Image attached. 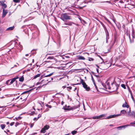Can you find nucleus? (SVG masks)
<instances>
[{"label":"nucleus","mask_w":135,"mask_h":135,"mask_svg":"<svg viewBox=\"0 0 135 135\" xmlns=\"http://www.w3.org/2000/svg\"><path fill=\"white\" fill-rule=\"evenodd\" d=\"M89 58V60L90 61H93L94 60V59L92 58H90L89 57H88Z\"/></svg>","instance_id":"obj_33"},{"label":"nucleus","mask_w":135,"mask_h":135,"mask_svg":"<svg viewBox=\"0 0 135 135\" xmlns=\"http://www.w3.org/2000/svg\"><path fill=\"white\" fill-rule=\"evenodd\" d=\"M77 132V131H74L71 132V133L73 135H74Z\"/></svg>","instance_id":"obj_23"},{"label":"nucleus","mask_w":135,"mask_h":135,"mask_svg":"<svg viewBox=\"0 0 135 135\" xmlns=\"http://www.w3.org/2000/svg\"><path fill=\"white\" fill-rule=\"evenodd\" d=\"M77 89V88H75V89H74V91H75V90H76V89Z\"/></svg>","instance_id":"obj_63"},{"label":"nucleus","mask_w":135,"mask_h":135,"mask_svg":"<svg viewBox=\"0 0 135 135\" xmlns=\"http://www.w3.org/2000/svg\"><path fill=\"white\" fill-rule=\"evenodd\" d=\"M129 126V125H125V126H122L119 127H118L117 128H121L122 127H124V128H125V127H127L128 126Z\"/></svg>","instance_id":"obj_25"},{"label":"nucleus","mask_w":135,"mask_h":135,"mask_svg":"<svg viewBox=\"0 0 135 135\" xmlns=\"http://www.w3.org/2000/svg\"><path fill=\"white\" fill-rule=\"evenodd\" d=\"M45 81H44V80H42L40 82H38L36 84V85H38L41 84L43 83H44V84H45V83H46L47 82H45Z\"/></svg>","instance_id":"obj_9"},{"label":"nucleus","mask_w":135,"mask_h":135,"mask_svg":"<svg viewBox=\"0 0 135 135\" xmlns=\"http://www.w3.org/2000/svg\"><path fill=\"white\" fill-rule=\"evenodd\" d=\"M84 54H87L88 55H89V54L88 53V52H85L84 53Z\"/></svg>","instance_id":"obj_46"},{"label":"nucleus","mask_w":135,"mask_h":135,"mask_svg":"<svg viewBox=\"0 0 135 135\" xmlns=\"http://www.w3.org/2000/svg\"><path fill=\"white\" fill-rule=\"evenodd\" d=\"M28 56V54H26V56Z\"/></svg>","instance_id":"obj_62"},{"label":"nucleus","mask_w":135,"mask_h":135,"mask_svg":"<svg viewBox=\"0 0 135 135\" xmlns=\"http://www.w3.org/2000/svg\"><path fill=\"white\" fill-rule=\"evenodd\" d=\"M67 88L69 90H71V89L72 87H67Z\"/></svg>","instance_id":"obj_44"},{"label":"nucleus","mask_w":135,"mask_h":135,"mask_svg":"<svg viewBox=\"0 0 135 135\" xmlns=\"http://www.w3.org/2000/svg\"><path fill=\"white\" fill-rule=\"evenodd\" d=\"M3 12L2 17L3 18L7 14L8 12L7 10L4 9V8L3 9Z\"/></svg>","instance_id":"obj_7"},{"label":"nucleus","mask_w":135,"mask_h":135,"mask_svg":"<svg viewBox=\"0 0 135 135\" xmlns=\"http://www.w3.org/2000/svg\"><path fill=\"white\" fill-rule=\"evenodd\" d=\"M108 63H107V62H104L103 63V65L105 66H107V65L108 64Z\"/></svg>","instance_id":"obj_32"},{"label":"nucleus","mask_w":135,"mask_h":135,"mask_svg":"<svg viewBox=\"0 0 135 135\" xmlns=\"http://www.w3.org/2000/svg\"><path fill=\"white\" fill-rule=\"evenodd\" d=\"M24 80V78L23 77H21L19 79V81H20L22 82Z\"/></svg>","instance_id":"obj_24"},{"label":"nucleus","mask_w":135,"mask_h":135,"mask_svg":"<svg viewBox=\"0 0 135 135\" xmlns=\"http://www.w3.org/2000/svg\"><path fill=\"white\" fill-rule=\"evenodd\" d=\"M55 59L53 56H50L48 57L47 58V59Z\"/></svg>","instance_id":"obj_27"},{"label":"nucleus","mask_w":135,"mask_h":135,"mask_svg":"<svg viewBox=\"0 0 135 135\" xmlns=\"http://www.w3.org/2000/svg\"><path fill=\"white\" fill-rule=\"evenodd\" d=\"M119 86V85L117 84L114 81L111 84L110 86H109V83H107L106 85V89H111L113 91H117L118 90Z\"/></svg>","instance_id":"obj_1"},{"label":"nucleus","mask_w":135,"mask_h":135,"mask_svg":"<svg viewBox=\"0 0 135 135\" xmlns=\"http://www.w3.org/2000/svg\"><path fill=\"white\" fill-rule=\"evenodd\" d=\"M127 112L124 110H122L121 111L120 113L121 114H125L126 113L127 114Z\"/></svg>","instance_id":"obj_14"},{"label":"nucleus","mask_w":135,"mask_h":135,"mask_svg":"<svg viewBox=\"0 0 135 135\" xmlns=\"http://www.w3.org/2000/svg\"><path fill=\"white\" fill-rule=\"evenodd\" d=\"M47 84V83H46V84H43L42 86H38V88H41L43 86H44V85H46Z\"/></svg>","instance_id":"obj_37"},{"label":"nucleus","mask_w":135,"mask_h":135,"mask_svg":"<svg viewBox=\"0 0 135 135\" xmlns=\"http://www.w3.org/2000/svg\"><path fill=\"white\" fill-rule=\"evenodd\" d=\"M4 2L3 1H0V5H2L4 3Z\"/></svg>","instance_id":"obj_34"},{"label":"nucleus","mask_w":135,"mask_h":135,"mask_svg":"<svg viewBox=\"0 0 135 135\" xmlns=\"http://www.w3.org/2000/svg\"><path fill=\"white\" fill-rule=\"evenodd\" d=\"M19 97H17L16 99H15V98H14L13 99V100H16V99H18V98H19Z\"/></svg>","instance_id":"obj_47"},{"label":"nucleus","mask_w":135,"mask_h":135,"mask_svg":"<svg viewBox=\"0 0 135 135\" xmlns=\"http://www.w3.org/2000/svg\"><path fill=\"white\" fill-rule=\"evenodd\" d=\"M107 21H108V22H109V23H110V21H109V20Z\"/></svg>","instance_id":"obj_60"},{"label":"nucleus","mask_w":135,"mask_h":135,"mask_svg":"<svg viewBox=\"0 0 135 135\" xmlns=\"http://www.w3.org/2000/svg\"><path fill=\"white\" fill-rule=\"evenodd\" d=\"M41 115L40 114H39L38 115V118H37V119H38V118H40V117H41Z\"/></svg>","instance_id":"obj_42"},{"label":"nucleus","mask_w":135,"mask_h":135,"mask_svg":"<svg viewBox=\"0 0 135 135\" xmlns=\"http://www.w3.org/2000/svg\"><path fill=\"white\" fill-rule=\"evenodd\" d=\"M122 107L124 108L126 107L127 108H129V106L127 104V103L125 102V103L123 104Z\"/></svg>","instance_id":"obj_12"},{"label":"nucleus","mask_w":135,"mask_h":135,"mask_svg":"<svg viewBox=\"0 0 135 135\" xmlns=\"http://www.w3.org/2000/svg\"><path fill=\"white\" fill-rule=\"evenodd\" d=\"M37 133H32V134H31V135H35V134H37Z\"/></svg>","instance_id":"obj_48"},{"label":"nucleus","mask_w":135,"mask_h":135,"mask_svg":"<svg viewBox=\"0 0 135 135\" xmlns=\"http://www.w3.org/2000/svg\"><path fill=\"white\" fill-rule=\"evenodd\" d=\"M129 40H130V42L131 43L132 42L131 40V37H130V35H129Z\"/></svg>","instance_id":"obj_43"},{"label":"nucleus","mask_w":135,"mask_h":135,"mask_svg":"<svg viewBox=\"0 0 135 135\" xmlns=\"http://www.w3.org/2000/svg\"><path fill=\"white\" fill-rule=\"evenodd\" d=\"M38 119L37 118H34L33 120H37Z\"/></svg>","instance_id":"obj_45"},{"label":"nucleus","mask_w":135,"mask_h":135,"mask_svg":"<svg viewBox=\"0 0 135 135\" xmlns=\"http://www.w3.org/2000/svg\"><path fill=\"white\" fill-rule=\"evenodd\" d=\"M0 126L2 129H3L5 128L6 125L4 124H2L0 125Z\"/></svg>","instance_id":"obj_18"},{"label":"nucleus","mask_w":135,"mask_h":135,"mask_svg":"<svg viewBox=\"0 0 135 135\" xmlns=\"http://www.w3.org/2000/svg\"><path fill=\"white\" fill-rule=\"evenodd\" d=\"M73 23L72 22H69L67 23H65V24L66 25H69L70 26H71L72 25V24Z\"/></svg>","instance_id":"obj_22"},{"label":"nucleus","mask_w":135,"mask_h":135,"mask_svg":"<svg viewBox=\"0 0 135 135\" xmlns=\"http://www.w3.org/2000/svg\"><path fill=\"white\" fill-rule=\"evenodd\" d=\"M80 83L82 85L83 87L86 89L87 91H89L90 90V88L89 86H88V85L86 84L85 82L83 81V79H81L80 80Z\"/></svg>","instance_id":"obj_3"},{"label":"nucleus","mask_w":135,"mask_h":135,"mask_svg":"<svg viewBox=\"0 0 135 135\" xmlns=\"http://www.w3.org/2000/svg\"><path fill=\"white\" fill-rule=\"evenodd\" d=\"M129 89V92H130V94H131V95H132V91H131V90L130 89Z\"/></svg>","instance_id":"obj_38"},{"label":"nucleus","mask_w":135,"mask_h":135,"mask_svg":"<svg viewBox=\"0 0 135 135\" xmlns=\"http://www.w3.org/2000/svg\"><path fill=\"white\" fill-rule=\"evenodd\" d=\"M83 69H77L76 70H83Z\"/></svg>","instance_id":"obj_51"},{"label":"nucleus","mask_w":135,"mask_h":135,"mask_svg":"<svg viewBox=\"0 0 135 135\" xmlns=\"http://www.w3.org/2000/svg\"><path fill=\"white\" fill-rule=\"evenodd\" d=\"M100 24L102 25V26L103 27H104V29L105 30V31L107 32V34L108 35L109 33L108 32L105 26V25L102 22H100Z\"/></svg>","instance_id":"obj_11"},{"label":"nucleus","mask_w":135,"mask_h":135,"mask_svg":"<svg viewBox=\"0 0 135 135\" xmlns=\"http://www.w3.org/2000/svg\"><path fill=\"white\" fill-rule=\"evenodd\" d=\"M13 2L15 3H18L20 1L19 0H13Z\"/></svg>","instance_id":"obj_35"},{"label":"nucleus","mask_w":135,"mask_h":135,"mask_svg":"<svg viewBox=\"0 0 135 135\" xmlns=\"http://www.w3.org/2000/svg\"><path fill=\"white\" fill-rule=\"evenodd\" d=\"M78 60H84L85 59L84 57L82 56H79L78 57Z\"/></svg>","instance_id":"obj_17"},{"label":"nucleus","mask_w":135,"mask_h":135,"mask_svg":"<svg viewBox=\"0 0 135 135\" xmlns=\"http://www.w3.org/2000/svg\"><path fill=\"white\" fill-rule=\"evenodd\" d=\"M18 118H19V119H21V117H19Z\"/></svg>","instance_id":"obj_64"},{"label":"nucleus","mask_w":135,"mask_h":135,"mask_svg":"<svg viewBox=\"0 0 135 135\" xmlns=\"http://www.w3.org/2000/svg\"><path fill=\"white\" fill-rule=\"evenodd\" d=\"M66 87L65 86H63L62 87V88L64 89Z\"/></svg>","instance_id":"obj_55"},{"label":"nucleus","mask_w":135,"mask_h":135,"mask_svg":"<svg viewBox=\"0 0 135 135\" xmlns=\"http://www.w3.org/2000/svg\"><path fill=\"white\" fill-rule=\"evenodd\" d=\"M2 6V7H4V8H6L7 7V5L4 3L3 4Z\"/></svg>","instance_id":"obj_30"},{"label":"nucleus","mask_w":135,"mask_h":135,"mask_svg":"<svg viewBox=\"0 0 135 135\" xmlns=\"http://www.w3.org/2000/svg\"><path fill=\"white\" fill-rule=\"evenodd\" d=\"M14 122H11L10 124V125L11 126H12L13 125H14Z\"/></svg>","instance_id":"obj_40"},{"label":"nucleus","mask_w":135,"mask_h":135,"mask_svg":"<svg viewBox=\"0 0 135 135\" xmlns=\"http://www.w3.org/2000/svg\"><path fill=\"white\" fill-rule=\"evenodd\" d=\"M131 97L132 99H133V97L132 95H132H131Z\"/></svg>","instance_id":"obj_61"},{"label":"nucleus","mask_w":135,"mask_h":135,"mask_svg":"<svg viewBox=\"0 0 135 135\" xmlns=\"http://www.w3.org/2000/svg\"><path fill=\"white\" fill-rule=\"evenodd\" d=\"M108 66H107V67H106L105 68H102V69L103 70H105V69H107V68H108Z\"/></svg>","instance_id":"obj_39"},{"label":"nucleus","mask_w":135,"mask_h":135,"mask_svg":"<svg viewBox=\"0 0 135 135\" xmlns=\"http://www.w3.org/2000/svg\"><path fill=\"white\" fill-rule=\"evenodd\" d=\"M68 10H69V11L71 12V13H73V11H72L70 10V9H69Z\"/></svg>","instance_id":"obj_52"},{"label":"nucleus","mask_w":135,"mask_h":135,"mask_svg":"<svg viewBox=\"0 0 135 135\" xmlns=\"http://www.w3.org/2000/svg\"><path fill=\"white\" fill-rule=\"evenodd\" d=\"M64 102L63 101H62L61 102V104L62 105H63L64 104Z\"/></svg>","instance_id":"obj_53"},{"label":"nucleus","mask_w":135,"mask_h":135,"mask_svg":"<svg viewBox=\"0 0 135 135\" xmlns=\"http://www.w3.org/2000/svg\"><path fill=\"white\" fill-rule=\"evenodd\" d=\"M61 19L64 21L65 20H70V17L66 13H64L62 14L61 17Z\"/></svg>","instance_id":"obj_2"},{"label":"nucleus","mask_w":135,"mask_h":135,"mask_svg":"<svg viewBox=\"0 0 135 135\" xmlns=\"http://www.w3.org/2000/svg\"><path fill=\"white\" fill-rule=\"evenodd\" d=\"M131 115H132V117L133 116L134 118H135V112L134 111H132L131 112V114H129Z\"/></svg>","instance_id":"obj_19"},{"label":"nucleus","mask_w":135,"mask_h":135,"mask_svg":"<svg viewBox=\"0 0 135 135\" xmlns=\"http://www.w3.org/2000/svg\"><path fill=\"white\" fill-rule=\"evenodd\" d=\"M46 132V130L45 129L43 128H42L41 131V132L43 133H45Z\"/></svg>","instance_id":"obj_20"},{"label":"nucleus","mask_w":135,"mask_h":135,"mask_svg":"<svg viewBox=\"0 0 135 135\" xmlns=\"http://www.w3.org/2000/svg\"><path fill=\"white\" fill-rule=\"evenodd\" d=\"M97 70V72L98 73V69H96Z\"/></svg>","instance_id":"obj_58"},{"label":"nucleus","mask_w":135,"mask_h":135,"mask_svg":"<svg viewBox=\"0 0 135 135\" xmlns=\"http://www.w3.org/2000/svg\"><path fill=\"white\" fill-rule=\"evenodd\" d=\"M53 73H52L50 74L49 75H45V76H44V75H42L40 77V79H41L44 77H47L50 76H51L53 74Z\"/></svg>","instance_id":"obj_10"},{"label":"nucleus","mask_w":135,"mask_h":135,"mask_svg":"<svg viewBox=\"0 0 135 135\" xmlns=\"http://www.w3.org/2000/svg\"><path fill=\"white\" fill-rule=\"evenodd\" d=\"M46 106H47V107H48L49 108H51V106L50 105H49L48 104H46Z\"/></svg>","instance_id":"obj_36"},{"label":"nucleus","mask_w":135,"mask_h":135,"mask_svg":"<svg viewBox=\"0 0 135 135\" xmlns=\"http://www.w3.org/2000/svg\"><path fill=\"white\" fill-rule=\"evenodd\" d=\"M9 123V122H6V124H8Z\"/></svg>","instance_id":"obj_57"},{"label":"nucleus","mask_w":135,"mask_h":135,"mask_svg":"<svg viewBox=\"0 0 135 135\" xmlns=\"http://www.w3.org/2000/svg\"><path fill=\"white\" fill-rule=\"evenodd\" d=\"M120 115V114H118L117 115H110L107 118H105V119H109L112 118H114L116 117H117L118 116H119Z\"/></svg>","instance_id":"obj_4"},{"label":"nucleus","mask_w":135,"mask_h":135,"mask_svg":"<svg viewBox=\"0 0 135 135\" xmlns=\"http://www.w3.org/2000/svg\"><path fill=\"white\" fill-rule=\"evenodd\" d=\"M105 116V114H103L99 116L94 117L93 118L94 119H99L101 118H102L103 117H104Z\"/></svg>","instance_id":"obj_6"},{"label":"nucleus","mask_w":135,"mask_h":135,"mask_svg":"<svg viewBox=\"0 0 135 135\" xmlns=\"http://www.w3.org/2000/svg\"><path fill=\"white\" fill-rule=\"evenodd\" d=\"M19 124L18 123V122H17L16 123V124L15 125V126L16 127L17 126H18V125H19Z\"/></svg>","instance_id":"obj_41"},{"label":"nucleus","mask_w":135,"mask_h":135,"mask_svg":"<svg viewBox=\"0 0 135 135\" xmlns=\"http://www.w3.org/2000/svg\"><path fill=\"white\" fill-rule=\"evenodd\" d=\"M18 78V77L14 78H13L11 80H9L7 81V83L10 82V84H12L14 82L16 79Z\"/></svg>","instance_id":"obj_5"},{"label":"nucleus","mask_w":135,"mask_h":135,"mask_svg":"<svg viewBox=\"0 0 135 135\" xmlns=\"http://www.w3.org/2000/svg\"><path fill=\"white\" fill-rule=\"evenodd\" d=\"M121 86H122V87L125 89H126V86L124 84H122L121 85Z\"/></svg>","instance_id":"obj_26"},{"label":"nucleus","mask_w":135,"mask_h":135,"mask_svg":"<svg viewBox=\"0 0 135 135\" xmlns=\"http://www.w3.org/2000/svg\"><path fill=\"white\" fill-rule=\"evenodd\" d=\"M50 127L49 126L47 125H46L45 126H44V128L45 130L48 129Z\"/></svg>","instance_id":"obj_15"},{"label":"nucleus","mask_w":135,"mask_h":135,"mask_svg":"<svg viewBox=\"0 0 135 135\" xmlns=\"http://www.w3.org/2000/svg\"><path fill=\"white\" fill-rule=\"evenodd\" d=\"M7 132H9V130L8 129H7Z\"/></svg>","instance_id":"obj_59"},{"label":"nucleus","mask_w":135,"mask_h":135,"mask_svg":"<svg viewBox=\"0 0 135 135\" xmlns=\"http://www.w3.org/2000/svg\"><path fill=\"white\" fill-rule=\"evenodd\" d=\"M73 109V108L71 107L70 106H67L66 105H65V107L64 108V109L65 110H71Z\"/></svg>","instance_id":"obj_8"},{"label":"nucleus","mask_w":135,"mask_h":135,"mask_svg":"<svg viewBox=\"0 0 135 135\" xmlns=\"http://www.w3.org/2000/svg\"><path fill=\"white\" fill-rule=\"evenodd\" d=\"M33 89H30V90H29L28 91H25L24 92H23L22 93L23 94H25V93H27V92H29L30 91H31V90H33Z\"/></svg>","instance_id":"obj_31"},{"label":"nucleus","mask_w":135,"mask_h":135,"mask_svg":"<svg viewBox=\"0 0 135 135\" xmlns=\"http://www.w3.org/2000/svg\"><path fill=\"white\" fill-rule=\"evenodd\" d=\"M134 121L133 122H131L130 123L131 124H134Z\"/></svg>","instance_id":"obj_50"},{"label":"nucleus","mask_w":135,"mask_h":135,"mask_svg":"<svg viewBox=\"0 0 135 135\" xmlns=\"http://www.w3.org/2000/svg\"><path fill=\"white\" fill-rule=\"evenodd\" d=\"M129 114H131V110L130 108L129 109V111L127 112V114L126 115V116L128 117H132V115H129Z\"/></svg>","instance_id":"obj_13"},{"label":"nucleus","mask_w":135,"mask_h":135,"mask_svg":"<svg viewBox=\"0 0 135 135\" xmlns=\"http://www.w3.org/2000/svg\"><path fill=\"white\" fill-rule=\"evenodd\" d=\"M33 124H31L30 126V127L31 128H32V127H33Z\"/></svg>","instance_id":"obj_54"},{"label":"nucleus","mask_w":135,"mask_h":135,"mask_svg":"<svg viewBox=\"0 0 135 135\" xmlns=\"http://www.w3.org/2000/svg\"><path fill=\"white\" fill-rule=\"evenodd\" d=\"M14 28V27L13 26L11 27H9L7 29V30H13Z\"/></svg>","instance_id":"obj_16"},{"label":"nucleus","mask_w":135,"mask_h":135,"mask_svg":"<svg viewBox=\"0 0 135 135\" xmlns=\"http://www.w3.org/2000/svg\"><path fill=\"white\" fill-rule=\"evenodd\" d=\"M120 2L121 3H123V1H120Z\"/></svg>","instance_id":"obj_56"},{"label":"nucleus","mask_w":135,"mask_h":135,"mask_svg":"<svg viewBox=\"0 0 135 135\" xmlns=\"http://www.w3.org/2000/svg\"><path fill=\"white\" fill-rule=\"evenodd\" d=\"M53 78H50L49 79V80H46V81H48L49 80V82H51V81H52L53 80Z\"/></svg>","instance_id":"obj_28"},{"label":"nucleus","mask_w":135,"mask_h":135,"mask_svg":"<svg viewBox=\"0 0 135 135\" xmlns=\"http://www.w3.org/2000/svg\"><path fill=\"white\" fill-rule=\"evenodd\" d=\"M132 37L133 38H134V30H133V29L132 30Z\"/></svg>","instance_id":"obj_29"},{"label":"nucleus","mask_w":135,"mask_h":135,"mask_svg":"<svg viewBox=\"0 0 135 135\" xmlns=\"http://www.w3.org/2000/svg\"><path fill=\"white\" fill-rule=\"evenodd\" d=\"M94 85H95V87L96 89L97 90H98V89H97L98 88H97V86H96V85L95 84Z\"/></svg>","instance_id":"obj_49"},{"label":"nucleus","mask_w":135,"mask_h":135,"mask_svg":"<svg viewBox=\"0 0 135 135\" xmlns=\"http://www.w3.org/2000/svg\"><path fill=\"white\" fill-rule=\"evenodd\" d=\"M40 74H37L34 76L33 79H36L37 78V77H40Z\"/></svg>","instance_id":"obj_21"}]
</instances>
